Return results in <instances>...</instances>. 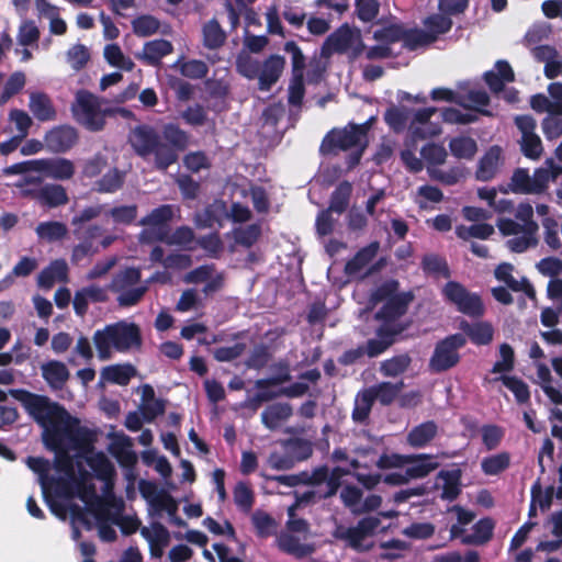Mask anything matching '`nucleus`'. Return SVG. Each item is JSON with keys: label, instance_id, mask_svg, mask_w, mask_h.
<instances>
[{"label": "nucleus", "instance_id": "nucleus-1", "mask_svg": "<svg viewBox=\"0 0 562 562\" xmlns=\"http://www.w3.org/2000/svg\"><path fill=\"white\" fill-rule=\"evenodd\" d=\"M10 394L22 404L33 420L43 428V441L56 454V470L72 473L74 459L63 443L61 424L71 419L67 409L48 396L35 394L27 390L14 389L10 390Z\"/></svg>", "mask_w": 562, "mask_h": 562}, {"label": "nucleus", "instance_id": "nucleus-2", "mask_svg": "<svg viewBox=\"0 0 562 562\" xmlns=\"http://www.w3.org/2000/svg\"><path fill=\"white\" fill-rule=\"evenodd\" d=\"M93 342L101 360L111 358V348L119 352H126L133 348H140L143 344L142 333L135 323L120 321L98 329L93 334Z\"/></svg>", "mask_w": 562, "mask_h": 562}, {"label": "nucleus", "instance_id": "nucleus-3", "mask_svg": "<svg viewBox=\"0 0 562 562\" xmlns=\"http://www.w3.org/2000/svg\"><path fill=\"white\" fill-rule=\"evenodd\" d=\"M130 143L135 153L147 158H155V165L160 170H166L178 159V154L161 140L160 134L149 125L136 126L130 135Z\"/></svg>", "mask_w": 562, "mask_h": 562}, {"label": "nucleus", "instance_id": "nucleus-4", "mask_svg": "<svg viewBox=\"0 0 562 562\" xmlns=\"http://www.w3.org/2000/svg\"><path fill=\"white\" fill-rule=\"evenodd\" d=\"M515 218H499L497 227L504 236L519 235L507 241L514 252H524L538 245L537 233L539 225L533 220V213H514Z\"/></svg>", "mask_w": 562, "mask_h": 562}, {"label": "nucleus", "instance_id": "nucleus-5", "mask_svg": "<svg viewBox=\"0 0 562 562\" xmlns=\"http://www.w3.org/2000/svg\"><path fill=\"white\" fill-rule=\"evenodd\" d=\"M366 127L358 124H349L342 130H333L324 138L321 150L331 153L336 149H356L350 156L349 167L357 165L367 146Z\"/></svg>", "mask_w": 562, "mask_h": 562}, {"label": "nucleus", "instance_id": "nucleus-6", "mask_svg": "<svg viewBox=\"0 0 562 562\" xmlns=\"http://www.w3.org/2000/svg\"><path fill=\"white\" fill-rule=\"evenodd\" d=\"M104 101L87 90H79L71 104L75 120L91 132L101 131L105 124Z\"/></svg>", "mask_w": 562, "mask_h": 562}, {"label": "nucleus", "instance_id": "nucleus-7", "mask_svg": "<svg viewBox=\"0 0 562 562\" xmlns=\"http://www.w3.org/2000/svg\"><path fill=\"white\" fill-rule=\"evenodd\" d=\"M465 345L467 337L461 333L440 339L429 359V369L435 373H441L454 368L461 359L459 350Z\"/></svg>", "mask_w": 562, "mask_h": 562}, {"label": "nucleus", "instance_id": "nucleus-8", "mask_svg": "<svg viewBox=\"0 0 562 562\" xmlns=\"http://www.w3.org/2000/svg\"><path fill=\"white\" fill-rule=\"evenodd\" d=\"M364 48L360 31L342 25L326 38L322 46V54L329 56L334 53H349L352 57H358Z\"/></svg>", "mask_w": 562, "mask_h": 562}, {"label": "nucleus", "instance_id": "nucleus-9", "mask_svg": "<svg viewBox=\"0 0 562 562\" xmlns=\"http://www.w3.org/2000/svg\"><path fill=\"white\" fill-rule=\"evenodd\" d=\"M442 295L464 315L481 317L484 314L481 296L469 292L464 285L457 281H448L442 289Z\"/></svg>", "mask_w": 562, "mask_h": 562}, {"label": "nucleus", "instance_id": "nucleus-10", "mask_svg": "<svg viewBox=\"0 0 562 562\" xmlns=\"http://www.w3.org/2000/svg\"><path fill=\"white\" fill-rule=\"evenodd\" d=\"M380 525L381 520L379 517L367 516L358 520L356 526L337 528L335 537L346 541L351 549L358 552L367 551L370 547H363V540L373 536Z\"/></svg>", "mask_w": 562, "mask_h": 562}, {"label": "nucleus", "instance_id": "nucleus-11", "mask_svg": "<svg viewBox=\"0 0 562 562\" xmlns=\"http://www.w3.org/2000/svg\"><path fill=\"white\" fill-rule=\"evenodd\" d=\"M63 440L68 439L72 449L78 452L79 457L91 453L94 449L95 434L88 427L80 426L77 418L61 424Z\"/></svg>", "mask_w": 562, "mask_h": 562}, {"label": "nucleus", "instance_id": "nucleus-12", "mask_svg": "<svg viewBox=\"0 0 562 562\" xmlns=\"http://www.w3.org/2000/svg\"><path fill=\"white\" fill-rule=\"evenodd\" d=\"M436 112V108H425L414 111L408 123L409 142L414 143L417 139L435 137L441 133L440 124L431 122V117Z\"/></svg>", "mask_w": 562, "mask_h": 562}, {"label": "nucleus", "instance_id": "nucleus-13", "mask_svg": "<svg viewBox=\"0 0 562 562\" xmlns=\"http://www.w3.org/2000/svg\"><path fill=\"white\" fill-rule=\"evenodd\" d=\"M530 106L539 113L562 115V83H550L548 87V95L542 93L532 95Z\"/></svg>", "mask_w": 562, "mask_h": 562}, {"label": "nucleus", "instance_id": "nucleus-14", "mask_svg": "<svg viewBox=\"0 0 562 562\" xmlns=\"http://www.w3.org/2000/svg\"><path fill=\"white\" fill-rule=\"evenodd\" d=\"M35 172L54 180H68L75 175V165L66 158L34 159Z\"/></svg>", "mask_w": 562, "mask_h": 562}, {"label": "nucleus", "instance_id": "nucleus-15", "mask_svg": "<svg viewBox=\"0 0 562 562\" xmlns=\"http://www.w3.org/2000/svg\"><path fill=\"white\" fill-rule=\"evenodd\" d=\"M27 467L40 476L42 491L44 490V484H48V486H53V492L56 496H63L68 494L69 484L66 480L58 477H49V462L43 457H29L26 460Z\"/></svg>", "mask_w": 562, "mask_h": 562}, {"label": "nucleus", "instance_id": "nucleus-16", "mask_svg": "<svg viewBox=\"0 0 562 562\" xmlns=\"http://www.w3.org/2000/svg\"><path fill=\"white\" fill-rule=\"evenodd\" d=\"M505 162L503 150L499 146H492L477 162L475 177L480 181L494 179L502 170Z\"/></svg>", "mask_w": 562, "mask_h": 562}, {"label": "nucleus", "instance_id": "nucleus-17", "mask_svg": "<svg viewBox=\"0 0 562 562\" xmlns=\"http://www.w3.org/2000/svg\"><path fill=\"white\" fill-rule=\"evenodd\" d=\"M414 301L412 291L402 292L397 295L390 297L383 306L375 313L374 317L378 321L393 322L406 314L409 304Z\"/></svg>", "mask_w": 562, "mask_h": 562}, {"label": "nucleus", "instance_id": "nucleus-18", "mask_svg": "<svg viewBox=\"0 0 562 562\" xmlns=\"http://www.w3.org/2000/svg\"><path fill=\"white\" fill-rule=\"evenodd\" d=\"M285 67V58L281 55H270L263 63H260L258 87L261 91H268L278 82Z\"/></svg>", "mask_w": 562, "mask_h": 562}, {"label": "nucleus", "instance_id": "nucleus-19", "mask_svg": "<svg viewBox=\"0 0 562 562\" xmlns=\"http://www.w3.org/2000/svg\"><path fill=\"white\" fill-rule=\"evenodd\" d=\"M44 139L50 151L65 153L76 144L78 135L74 127L61 125L47 132Z\"/></svg>", "mask_w": 562, "mask_h": 562}, {"label": "nucleus", "instance_id": "nucleus-20", "mask_svg": "<svg viewBox=\"0 0 562 562\" xmlns=\"http://www.w3.org/2000/svg\"><path fill=\"white\" fill-rule=\"evenodd\" d=\"M42 378L55 391H60L69 380L67 366L59 360H48L41 366Z\"/></svg>", "mask_w": 562, "mask_h": 562}, {"label": "nucleus", "instance_id": "nucleus-21", "mask_svg": "<svg viewBox=\"0 0 562 562\" xmlns=\"http://www.w3.org/2000/svg\"><path fill=\"white\" fill-rule=\"evenodd\" d=\"M33 198L42 205L50 209L60 207L68 202L64 187L59 184H45L33 192Z\"/></svg>", "mask_w": 562, "mask_h": 562}, {"label": "nucleus", "instance_id": "nucleus-22", "mask_svg": "<svg viewBox=\"0 0 562 562\" xmlns=\"http://www.w3.org/2000/svg\"><path fill=\"white\" fill-rule=\"evenodd\" d=\"M293 415V407L289 403H273L261 413V422L270 430L278 429L281 424Z\"/></svg>", "mask_w": 562, "mask_h": 562}, {"label": "nucleus", "instance_id": "nucleus-23", "mask_svg": "<svg viewBox=\"0 0 562 562\" xmlns=\"http://www.w3.org/2000/svg\"><path fill=\"white\" fill-rule=\"evenodd\" d=\"M407 464L406 475H408L409 480L426 477L439 467L435 457L426 453L409 454Z\"/></svg>", "mask_w": 562, "mask_h": 562}, {"label": "nucleus", "instance_id": "nucleus-24", "mask_svg": "<svg viewBox=\"0 0 562 562\" xmlns=\"http://www.w3.org/2000/svg\"><path fill=\"white\" fill-rule=\"evenodd\" d=\"M30 111L41 122L56 119V110L50 98L43 92H32L29 102Z\"/></svg>", "mask_w": 562, "mask_h": 562}, {"label": "nucleus", "instance_id": "nucleus-25", "mask_svg": "<svg viewBox=\"0 0 562 562\" xmlns=\"http://www.w3.org/2000/svg\"><path fill=\"white\" fill-rule=\"evenodd\" d=\"M172 44L167 40H154L145 43L143 52L136 57L144 60L148 65L155 66L159 64L162 57L172 52Z\"/></svg>", "mask_w": 562, "mask_h": 562}, {"label": "nucleus", "instance_id": "nucleus-26", "mask_svg": "<svg viewBox=\"0 0 562 562\" xmlns=\"http://www.w3.org/2000/svg\"><path fill=\"white\" fill-rule=\"evenodd\" d=\"M132 439L123 435L111 447V453L119 464L125 469H133L137 463V454L132 450Z\"/></svg>", "mask_w": 562, "mask_h": 562}, {"label": "nucleus", "instance_id": "nucleus-27", "mask_svg": "<svg viewBox=\"0 0 562 562\" xmlns=\"http://www.w3.org/2000/svg\"><path fill=\"white\" fill-rule=\"evenodd\" d=\"M82 458H85L98 480L108 482L113 479L115 473L114 467L102 451H92L91 453L85 454Z\"/></svg>", "mask_w": 562, "mask_h": 562}, {"label": "nucleus", "instance_id": "nucleus-28", "mask_svg": "<svg viewBox=\"0 0 562 562\" xmlns=\"http://www.w3.org/2000/svg\"><path fill=\"white\" fill-rule=\"evenodd\" d=\"M484 79L492 91L499 92L506 82L514 81V71L505 60H498L493 70L486 71Z\"/></svg>", "mask_w": 562, "mask_h": 562}, {"label": "nucleus", "instance_id": "nucleus-29", "mask_svg": "<svg viewBox=\"0 0 562 562\" xmlns=\"http://www.w3.org/2000/svg\"><path fill=\"white\" fill-rule=\"evenodd\" d=\"M379 248L380 244L378 241H372L368 246L358 250L356 255L346 262L345 272L348 276H355L359 273L374 259Z\"/></svg>", "mask_w": 562, "mask_h": 562}, {"label": "nucleus", "instance_id": "nucleus-30", "mask_svg": "<svg viewBox=\"0 0 562 562\" xmlns=\"http://www.w3.org/2000/svg\"><path fill=\"white\" fill-rule=\"evenodd\" d=\"M437 477L443 481L441 498L449 502L457 499L461 493L462 470L460 468L441 470Z\"/></svg>", "mask_w": 562, "mask_h": 562}, {"label": "nucleus", "instance_id": "nucleus-31", "mask_svg": "<svg viewBox=\"0 0 562 562\" xmlns=\"http://www.w3.org/2000/svg\"><path fill=\"white\" fill-rule=\"evenodd\" d=\"M495 522L491 517L479 519L472 527L473 532L462 538V543L483 546L493 538Z\"/></svg>", "mask_w": 562, "mask_h": 562}, {"label": "nucleus", "instance_id": "nucleus-32", "mask_svg": "<svg viewBox=\"0 0 562 562\" xmlns=\"http://www.w3.org/2000/svg\"><path fill=\"white\" fill-rule=\"evenodd\" d=\"M562 173V167L554 164L552 159L546 161V166L537 169L531 176L532 193H540L547 189L550 181H554Z\"/></svg>", "mask_w": 562, "mask_h": 562}, {"label": "nucleus", "instance_id": "nucleus-33", "mask_svg": "<svg viewBox=\"0 0 562 562\" xmlns=\"http://www.w3.org/2000/svg\"><path fill=\"white\" fill-rule=\"evenodd\" d=\"M460 329L477 346L488 345L494 335L493 327L485 322L470 324L467 321H462Z\"/></svg>", "mask_w": 562, "mask_h": 562}, {"label": "nucleus", "instance_id": "nucleus-34", "mask_svg": "<svg viewBox=\"0 0 562 562\" xmlns=\"http://www.w3.org/2000/svg\"><path fill=\"white\" fill-rule=\"evenodd\" d=\"M281 447L295 463L310 459L313 454V445L310 440L299 437L281 440Z\"/></svg>", "mask_w": 562, "mask_h": 562}, {"label": "nucleus", "instance_id": "nucleus-35", "mask_svg": "<svg viewBox=\"0 0 562 562\" xmlns=\"http://www.w3.org/2000/svg\"><path fill=\"white\" fill-rule=\"evenodd\" d=\"M270 370L273 374L266 379H259L256 381V389H267L269 386H276L291 381V368L288 360L281 359L278 362L271 364Z\"/></svg>", "mask_w": 562, "mask_h": 562}, {"label": "nucleus", "instance_id": "nucleus-36", "mask_svg": "<svg viewBox=\"0 0 562 562\" xmlns=\"http://www.w3.org/2000/svg\"><path fill=\"white\" fill-rule=\"evenodd\" d=\"M437 432V424L434 420H427L412 428L407 435V441L412 447L423 448L436 437Z\"/></svg>", "mask_w": 562, "mask_h": 562}, {"label": "nucleus", "instance_id": "nucleus-37", "mask_svg": "<svg viewBox=\"0 0 562 562\" xmlns=\"http://www.w3.org/2000/svg\"><path fill=\"white\" fill-rule=\"evenodd\" d=\"M251 214L252 213H195V222L204 227H213L216 222L218 227H222L223 221L244 223L251 218Z\"/></svg>", "mask_w": 562, "mask_h": 562}, {"label": "nucleus", "instance_id": "nucleus-38", "mask_svg": "<svg viewBox=\"0 0 562 562\" xmlns=\"http://www.w3.org/2000/svg\"><path fill=\"white\" fill-rule=\"evenodd\" d=\"M449 149L458 159L472 160L477 153V143L470 136L460 135L450 139Z\"/></svg>", "mask_w": 562, "mask_h": 562}, {"label": "nucleus", "instance_id": "nucleus-39", "mask_svg": "<svg viewBox=\"0 0 562 562\" xmlns=\"http://www.w3.org/2000/svg\"><path fill=\"white\" fill-rule=\"evenodd\" d=\"M375 400L367 387L357 393L355 407L351 413L352 420L358 424H366L369 419Z\"/></svg>", "mask_w": 562, "mask_h": 562}, {"label": "nucleus", "instance_id": "nucleus-40", "mask_svg": "<svg viewBox=\"0 0 562 562\" xmlns=\"http://www.w3.org/2000/svg\"><path fill=\"white\" fill-rule=\"evenodd\" d=\"M404 383L381 382L376 385L368 387L375 401H379L381 405H391L400 395Z\"/></svg>", "mask_w": 562, "mask_h": 562}, {"label": "nucleus", "instance_id": "nucleus-41", "mask_svg": "<svg viewBox=\"0 0 562 562\" xmlns=\"http://www.w3.org/2000/svg\"><path fill=\"white\" fill-rule=\"evenodd\" d=\"M162 137L166 140V144L171 147L176 154L177 151L187 149L190 145L189 134L172 123L164 126Z\"/></svg>", "mask_w": 562, "mask_h": 562}, {"label": "nucleus", "instance_id": "nucleus-42", "mask_svg": "<svg viewBox=\"0 0 562 562\" xmlns=\"http://www.w3.org/2000/svg\"><path fill=\"white\" fill-rule=\"evenodd\" d=\"M203 45L210 49L221 47L226 41V33L215 19L206 22L202 27Z\"/></svg>", "mask_w": 562, "mask_h": 562}, {"label": "nucleus", "instance_id": "nucleus-43", "mask_svg": "<svg viewBox=\"0 0 562 562\" xmlns=\"http://www.w3.org/2000/svg\"><path fill=\"white\" fill-rule=\"evenodd\" d=\"M136 370L132 364H113L103 369L102 376L114 384L127 385Z\"/></svg>", "mask_w": 562, "mask_h": 562}, {"label": "nucleus", "instance_id": "nucleus-44", "mask_svg": "<svg viewBox=\"0 0 562 562\" xmlns=\"http://www.w3.org/2000/svg\"><path fill=\"white\" fill-rule=\"evenodd\" d=\"M279 548L281 551L292 554L297 559H303L314 551V547L301 543L300 540L292 535H282L279 538Z\"/></svg>", "mask_w": 562, "mask_h": 562}, {"label": "nucleus", "instance_id": "nucleus-45", "mask_svg": "<svg viewBox=\"0 0 562 562\" xmlns=\"http://www.w3.org/2000/svg\"><path fill=\"white\" fill-rule=\"evenodd\" d=\"M495 381H502V383L513 392L517 403L525 404L530 400V391L528 384L518 376L515 375H501Z\"/></svg>", "mask_w": 562, "mask_h": 562}, {"label": "nucleus", "instance_id": "nucleus-46", "mask_svg": "<svg viewBox=\"0 0 562 562\" xmlns=\"http://www.w3.org/2000/svg\"><path fill=\"white\" fill-rule=\"evenodd\" d=\"M233 238L237 245L245 248L254 246L261 235V226L259 224H249L233 229Z\"/></svg>", "mask_w": 562, "mask_h": 562}, {"label": "nucleus", "instance_id": "nucleus-47", "mask_svg": "<svg viewBox=\"0 0 562 562\" xmlns=\"http://www.w3.org/2000/svg\"><path fill=\"white\" fill-rule=\"evenodd\" d=\"M510 464V456L508 452H499L497 454H493L486 457L481 462V468L484 474L486 475H498L509 468Z\"/></svg>", "mask_w": 562, "mask_h": 562}, {"label": "nucleus", "instance_id": "nucleus-48", "mask_svg": "<svg viewBox=\"0 0 562 562\" xmlns=\"http://www.w3.org/2000/svg\"><path fill=\"white\" fill-rule=\"evenodd\" d=\"M352 193V184L348 181L340 182L330 196V203L326 211H346Z\"/></svg>", "mask_w": 562, "mask_h": 562}, {"label": "nucleus", "instance_id": "nucleus-49", "mask_svg": "<svg viewBox=\"0 0 562 562\" xmlns=\"http://www.w3.org/2000/svg\"><path fill=\"white\" fill-rule=\"evenodd\" d=\"M235 505L245 514H248L255 504V494L246 482H238L233 491Z\"/></svg>", "mask_w": 562, "mask_h": 562}, {"label": "nucleus", "instance_id": "nucleus-50", "mask_svg": "<svg viewBox=\"0 0 562 562\" xmlns=\"http://www.w3.org/2000/svg\"><path fill=\"white\" fill-rule=\"evenodd\" d=\"M412 359L407 353L397 355L381 363L380 371L384 376H397L411 366Z\"/></svg>", "mask_w": 562, "mask_h": 562}, {"label": "nucleus", "instance_id": "nucleus-51", "mask_svg": "<svg viewBox=\"0 0 562 562\" xmlns=\"http://www.w3.org/2000/svg\"><path fill=\"white\" fill-rule=\"evenodd\" d=\"M67 233V226L60 222H43L36 227L37 236L49 243L63 239Z\"/></svg>", "mask_w": 562, "mask_h": 562}, {"label": "nucleus", "instance_id": "nucleus-52", "mask_svg": "<svg viewBox=\"0 0 562 562\" xmlns=\"http://www.w3.org/2000/svg\"><path fill=\"white\" fill-rule=\"evenodd\" d=\"M493 233V225L487 223H475L470 226L459 225L456 228L457 236L464 240L471 237L487 239Z\"/></svg>", "mask_w": 562, "mask_h": 562}, {"label": "nucleus", "instance_id": "nucleus-53", "mask_svg": "<svg viewBox=\"0 0 562 562\" xmlns=\"http://www.w3.org/2000/svg\"><path fill=\"white\" fill-rule=\"evenodd\" d=\"M133 32L140 37H147L158 32L160 22L150 14H143L132 21Z\"/></svg>", "mask_w": 562, "mask_h": 562}, {"label": "nucleus", "instance_id": "nucleus-54", "mask_svg": "<svg viewBox=\"0 0 562 562\" xmlns=\"http://www.w3.org/2000/svg\"><path fill=\"white\" fill-rule=\"evenodd\" d=\"M236 69L238 74L247 79H258L260 61L248 53H240L236 58Z\"/></svg>", "mask_w": 562, "mask_h": 562}, {"label": "nucleus", "instance_id": "nucleus-55", "mask_svg": "<svg viewBox=\"0 0 562 562\" xmlns=\"http://www.w3.org/2000/svg\"><path fill=\"white\" fill-rule=\"evenodd\" d=\"M422 268L426 273L450 277V269L447 260L438 255H426L422 260Z\"/></svg>", "mask_w": 562, "mask_h": 562}, {"label": "nucleus", "instance_id": "nucleus-56", "mask_svg": "<svg viewBox=\"0 0 562 562\" xmlns=\"http://www.w3.org/2000/svg\"><path fill=\"white\" fill-rule=\"evenodd\" d=\"M424 25L427 34L434 36V41H436L440 34H445L451 29L452 21L443 14H434L424 21Z\"/></svg>", "mask_w": 562, "mask_h": 562}, {"label": "nucleus", "instance_id": "nucleus-57", "mask_svg": "<svg viewBox=\"0 0 562 562\" xmlns=\"http://www.w3.org/2000/svg\"><path fill=\"white\" fill-rule=\"evenodd\" d=\"M25 75L22 71L13 72L7 80L2 91H0V104L7 103L14 94L20 92L25 86Z\"/></svg>", "mask_w": 562, "mask_h": 562}, {"label": "nucleus", "instance_id": "nucleus-58", "mask_svg": "<svg viewBox=\"0 0 562 562\" xmlns=\"http://www.w3.org/2000/svg\"><path fill=\"white\" fill-rule=\"evenodd\" d=\"M432 42H434V36L427 34L426 31H422V30L405 31V30H403V38H402L403 46L411 50L416 49L418 47L429 45Z\"/></svg>", "mask_w": 562, "mask_h": 562}, {"label": "nucleus", "instance_id": "nucleus-59", "mask_svg": "<svg viewBox=\"0 0 562 562\" xmlns=\"http://www.w3.org/2000/svg\"><path fill=\"white\" fill-rule=\"evenodd\" d=\"M157 239L160 241H166L169 245L184 246L193 241L194 233L189 226H181L178 227L169 237L167 236L166 232H159Z\"/></svg>", "mask_w": 562, "mask_h": 562}, {"label": "nucleus", "instance_id": "nucleus-60", "mask_svg": "<svg viewBox=\"0 0 562 562\" xmlns=\"http://www.w3.org/2000/svg\"><path fill=\"white\" fill-rule=\"evenodd\" d=\"M408 119V111L396 106L387 109L384 113L386 124L396 133L405 130Z\"/></svg>", "mask_w": 562, "mask_h": 562}, {"label": "nucleus", "instance_id": "nucleus-61", "mask_svg": "<svg viewBox=\"0 0 562 562\" xmlns=\"http://www.w3.org/2000/svg\"><path fill=\"white\" fill-rule=\"evenodd\" d=\"M428 170L432 179L438 180L447 186H453L464 177L463 169L460 167H453L449 169L428 167Z\"/></svg>", "mask_w": 562, "mask_h": 562}, {"label": "nucleus", "instance_id": "nucleus-62", "mask_svg": "<svg viewBox=\"0 0 562 562\" xmlns=\"http://www.w3.org/2000/svg\"><path fill=\"white\" fill-rule=\"evenodd\" d=\"M270 358L269 347L265 344H259L254 347L245 363L249 369L260 370L268 364Z\"/></svg>", "mask_w": 562, "mask_h": 562}, {"label": "nucleus", "instance_id": "nucleus-63", "mask_svg": "<svg viewBox=\"0 0 562 562\" xmlns=\"http://www.w3.org/2000/svg\"><path fill=\"white\" fill-rule=\"evenodd\" d=\"M257 535L267 538L273 533L277 526L276 520L267 513L257 510L251 517Z\"/></svg>", "mask_w": 562, "mask_h": 562}, {"label": "nucleus", "instance_id": "nucleus-64", "mask_svg": "<svg viewBox=\"0 0 562 562\" xmlns=\"http://www.w3.org/2000/svg\"><path fill=\"white\" fill-rule=\"evenodd\" d=\"M547 139L553 140L562 136V115L548 114L541 123Z\"/></svg>", "mask_w": 562, "mask_h": 562}]
</instances>
